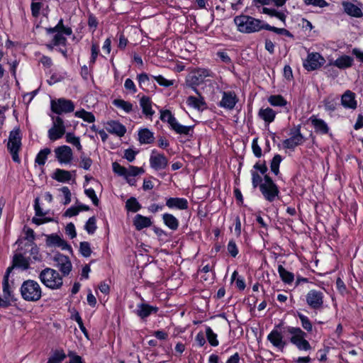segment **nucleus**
Listing matches in <instances>:
<instances>
[{
    "label": "nucleus",
    "instance_id": "nucleus-2",
    "mask_svg": "<svg viewBox=\"0 0 363 363\" xmlns=\"http://www.w3.org/2000/svg\"><path fill=\"white\" fill-rule=\"evenodd\" d=\"M38 279L45 286L52 290L60 289L63 285L62 276L50 267L43 269L39 273Z\"/></svg>",
    "mask_w": 363,
    "mask_h": 363
},
{
    "label": "nucleus",
    "instance_id": "nucleus-7",
    "mask_svg": "<svg viewBox=\"0 0 363 363\" xmlns=\"http://www.w3.org/2000/svg\"><path fill=\"white\" fill-rule=\"evenodd\" d=\"M21 146V137L20 130L16 128L9 133L7 148L11 154L12 159L15 162L19 163L21 160L18 156V152Z\"/></svg>",
    "mask_w": 363,
    "mask_h": 363
},
{
    "label": "nucleus",
    "instance_id": "nucleus-33",
    "mask_svg": "<svg viewBox=\"0 0 363 363\" xmlns=\"http://www.w3.org/2000/svg\"><path fill=\"white\" fill-rule=\"evenodd\" d=\"M138 136L139 141L142 144H150L154 141V134L147 128L140 130Z\"/></svg>",
    "mask_w": 363,
    "mask_h": 363
},
{
    "label": "nucleus",
    "instance_id": "nucleus-8",
    "mask_svg": "<svg viewBox=\"0 0 363 363\" xmlns=\"http://www.w3.org/2000/svg\"><path fill=\"white\" fill-rule=\"evenodd\" d=\"M51 109L57 114L63 113H70L74 109V105L71 100L65 99H59L57 101H51Z\"/></svg>",
    "mask_w": 363,
    "mask_h": 363
},
{
    "label": "nucleus",
    "instance_id": "nucleus-64",
    "mask_svg": "<svg viewBox=\"0 0 363 363\" xmlns=\"http://www.w3.org/2000/svg\"><path fill=\"white\" fill-rule=\"evenodd\" d=\"M92 164V160L89 157H82L80 167L84 169H89Z\"/></svg>",
    "mask_w": 363,
    "mask_h": 363
},
{
    "label": "nucleus",
    "instance_id": "nucleus-41",
    "mask_svg": "<svg viewBox=\"0 0 363 363\" xmlns=\"http://www.w3.org/2000/svg\"><path fill=\"white\" fill-rule=\"evenodd\" d=\"M125 208L128 211L135 213L141 208V205L135 197H131L127 200Z\"/></svg>",
    "mask_w": 363,
    "mask_h": 363
},
{
    "label": "nucleus",
    "instance_id": "nucleus-53",
    "mask_svg": "<svg viewBox=\"0 0 363 363\" xmlns=\"http://www.w3.org/2000/svg\"><path fill=\"white\" fill-rule=\"evenodd\" d=\"M84 228L89 234H93L96 229L95 218L94 217L89 218V220H87V222L86 223Z\"/></svg>",
    "mask_w": 363,
    "mask_h": 363
},
{
    "label": "nucleus",
    "instance_id": "nucleus-15",
    "mask_svg": "<svg viewBox=\"0 0 363 363\" xmlns=\"http://www.w3.org/2000/svg\"><path fill=\"white\" fill-rule=\"evenodd\" d=\"M214 73L209 69L198 68L192 72L191 82L195 84H200L204 82L207 77H213Z\"/></svg>",
    "mask_w": 363,
    "mask_h": 363
},
{
    "label": "nucleus",
    "instance_id": "nucleus-51",
    "mask_svg": "<svg viewBox=\"0 0 363 363\" xmlns=\"http://www.w3.org/2000/svg\"><path fill=\"white\" fill-rule=\"evenodd\" d=\"M43 4L41 1H32L30 5L31 13L33 17H38L40 15V11L43 8Z\"/></svg>",
    "mask_w": 363,
    "mask_h": 363
},
{
    "label": "nucleus",
    "instance_id": "nucleus-57",
    "mask_svg": "<svg viewBox=\"0 0 363 363\" xmlns=\"http://www.w3.org/2000/svg\"><path fill=\"white\" fill-rule=\"evenodd\" d=\"M306 5H312L315 7L323 8L328 5L325 0H304Z\"/></svg>",
    "mask_w": 363,
    "mask_h": 363
},
{
    "label": "nucleus",
    "instance_id": "nucleus-6",
    "mask_svg": "<svg viewBox=\"0 0 363 363\" xmlns=\"http://www.w3.org/2000/svg\"><path fill=\"white\" fill-rule=\"evenodd\" d=\"M259 190L264 198L269 202H273L279 194L278 186L268 175L264 177V182L259 185Z\"/></svg>",
    "mask_w": 363,
    "mask_h": 363
},
{
    "label": "nucleus",
    "instance_id": "nucleus-31",
    "mask_svg": "<svg viewBox=\"0 0 363 363\" xmlns=\"http://www.w3.org/2000/svg\"><path fill=\"white\" fill-rule=\"evenodd\" d=\"M353 59L348 55H342L336 59L333 65L340 69H346L352 65Z\"/></svg>",
    "mask_w": 363,
    "mask_h": 363
},
{
    "label": "nucleus",
    "instance_id": "nucleus-9",
    "mask_svg": "<svg viewBox=\"0 0 363 363\" xmlns=\"http://www.w3.org/2000/svg\"><path fill=\"white\" fill-rule=\"evenodd\" d=\"M65 133V126L63 120L57 116L53 121V125L48 130V138L52 141L61 138Z\"/></svg>",
    "mask_w": 363,
    "mask_h": 363
},
{
    "label": "nucleus",
    "instance_id": "nucleus-47",
    "mask_svg": "<svg viewBox=\"0 0 363 363\" xmlns=\"http://www.w3.org/2000/svg\"><path fill=\"white\" fill-rule=\"evenodd\" d=\"M282 160V157L280 155H276L273 157L272 162H271V170L272 172L277 175L279 172V164Z\"/></svg>",
    "mask_w": 363,
    "mask_h": 363
},
{
    "label": "nucleus",
    "instance_id": "nucleus-21",
    "mask_svg": "<svg viewBox=\"0 0 363 363\" xmlns=\"http://www.w3.org/2000/svg\"><path fill=\"white\" fill-rule=\"evenodd\" d=\"M341 104L345 108L355 109L357 106L355 94L347 90L342 96Z\"/></svg>",
    "mask_w": 363,
    "mask_h": 363
},
{
    "label": "nucleus",
    "instance_id": "nucleus-39",
    "mask_svg": "<svg viewBox=\"0 0 363 363\" xmlns=\"http://www.w3.org/2000/svg\"><path fill=\"white\" fill-rule=\"evenodd\" d=\"M74 116L77 118L83 119L88 123H94L95 121V116L91 112H88L84 109H81L74 113Z\"/></svg>",
    "mask_w": 363,
    "mask_h": 363
},
{
    "label": "nucleus",
    "instance_id": "nucleus-38",
    "mask_svg": "<svg viewBox=\"0 0 363 363\" xmlns=\"http://www.w3.org/2000/svg\"><path fill=\"white\" fill-rule=\"evenodd\" d=\"M186 104L194 108L200 109L205 105V102L202 97H196L190 96L186 99Z\"/></svg>",
    "mask_w": 363,
    "mask_h": 363
},
{
    "label": "nucleus",
    "instance_id": "nucleus-28",
    "mask_svg": "<svg viewBox=\"0 0 363 363\" xmlns=\"http://www.w3.org/2000/svg\"><path fill=\"white\" fill-rule=\"evenodd\" d=\"M258 116L260 118L264 121L265 123L269 124L274 121L276 116V112L272 108L269 107L265 108H262L259 109Z\"/></svg>",
    "mask_w": 363,
    "mask_h": 363
},
{
    "label": "nucleus",
    "instance_id": "nucleus-32",
    "mask_svg": "<svg viewBox=\"0 0 363 363\" xmlns=\"http://www.w3.org/2000/svg\"><path fill=\"white\" fill-rule=\"evenodd\" d=\"M29 262L28 259L23 257L21 254L16 255L13 259V265L11 267H18L23 270H26L29 267Z\"/></svg>",
    "mask_w": 363,
    "mask_h": 363
},
{
    "label": "nucleus",
    "instance_id": "nucleus-60",
    "mask_svg": "<svg viewBox=\"0 0 363 363\" xmlns=\"http://www.w3.org/2000/svg\"><path fill=\"white\" fill-rule=\"evenodd\" d=\"M228 251L233 257H236L238 254V249L235 242L233 240L229 241L228 244Z\"/></svg>",
    "mask_w": 363,
    "mask_h": 363
},
{
    "label": "nucleus",
    "instance_id": "nucleus-26",
    "mask_svg": "<svg viewBox=\"0 0 363 363\" xmlns=\"http://www.w3.org/2000/svg\"><path fill=\"white\" fill-rule=\"evenodd\" d=\"M140 105L142 108L143 113L147 117H151L155 113V111L152 108V101L147 96H143L140 99Z\"/></svg>",
    "mask_w": 363,
    "mask_h": 363
},
{
    "label": "nucleus",
    "instance_id": "nucleus-55",
    "mask_svg": "<svg viewBox=\"0 0 363 363\" xmlns=\"http://www.w3.org/2000/svg\"><path fill=\"white\" fill-rule=\"evenodd\" d=\"M112 167H113V171L118 174L119 176H122V177H124V178L125 177V175H126V168L121 166L120 164H118V162H113L112 164Z\"/></svg>",
    "mask_w": 363,
    "mask_h": 363
},
{
    "label": "nucleus",
    "instance_id": "nucleus-56",
    "mask_svg": "<svg viewBox=\"0 0 363 363\" xmlns=\"http://www.w3.org/2000/svg\"><path fill=\"white\" fill-rule=\"evenodd\" d=\"M252 184L254 188L259 187V185L262 183V179L259 173L256 171H252Z\"/></svg>",
    "mask_w": 363,
    "mask_h": 363
},
{
    "label": "nucleus",
    "instance_id": "nucleus-18",
    "mask_svg": "<svg viewBox=\"0 0 363 363\" xmlns=\"http://www.w3.org/2000/svg\"><path fill=\"white\" fill-rule=\"evenodd\" d=\"M303 141V137L300 133L299 129H296L294 132L291 133V136L284 140L283 145L284 147L288 149H293L297 145L301 144Z\"/></svg>",
    "mask_w": 363,
    "mask_h": 363
},
{
    "label": "nucleus",
    "instance_id": "nucleus-1",
    "mask_svg": "<svg viewBox=\"0 0 363 363\" xmlns=\"http://www.w3.org/2000/svg\"><path fill=\"white\" fill-rule=\"evenodd\" d=\"M234 22L238 30L244 33H256L264 30V25L267 24L259 19L245 15L236 16Z\"/></svg>",
    "mask_w": 363,
    "mask_h": 363
},
{
    "label": "nucleus",
    "instance_id": "nucleus-11",
    "mask_svg": "<svg viewBox=\"0 0 363 363\" xmlns=\"http://www.w3.org/2000/svg\"><path fill=\"white\" fill-rule=\"evenodd\" d=\"M325 59L318 52L309 53L303 62V67L308 71H313L320 67L324 63Z\"/></svg>",
    "mask_w": 363,
    "mask_h": 363
},
{
    "label": "nucleus",
    "instance_id": "nucleus-46",
    "mask_svg": "<svg viewBox=\"0 0 363 363\" xmlns=\"http://www.w3.org/2000/svg\"><path fill=\"white\" fill-rule=\"evenodd\" d=\"M66 357L63 350H57L49 358L47 363H61Z\"/></svg>",
    "mask_w": 363,
    "mask_h": 363
},
{
    "label": "nucleus",
    "instance_id": "nucleus-37",
    "mask_svg": "<svg viewBox=\"0 0 363 363\" xmlns=\"http://www.w3.org/2000/svg\"><path fill=\"white\" fill-rule=\"evenodd\" d=\"M264 30L272 31L278 35H284V36H286L290 38H294V35L287 29L284 28H277L275 26H272L268 23L264 25Z\"/></svg>",
    "mask_w": 363,
    "mask_h": 363
},
{
    "label": "nucleus",
    "instance_id": "nucleus-12",
    "mask_svg": "<svg viewBox=\"0 0 363 363\" xmlns=\"http://www.w3.org/2000/svg\"><path fill=\"white\" fill-rule=\"evenodd\" d=\"M45 236L46 238L45 245L48 247H60L63 250H71L70 245L59 235L52 233Z\"/></svg>",
    "mask_w": 363,
    "mask_h": 363
},
{
    "label": "nucleus",
    "instance_id": "nucleus-49",
    "mask_svg": "<svg viewBox=\"0 0 363 363\" xmlns=\"http://www.w3.org/2000/svg\"><path fill=\"white\" fill-rule=\"evenodd\" d=\"M154 79L160 85L165 87H169L174 85L175 80L167 79L162 75L152 76Z\"/></svg>",
    "mask_w": 363,
    "mask_h": 363
},
{
    "label": "nucleus",
    "instance_id": "nucleus-58",
    "mask_svg": "<svg viewBox=\"0 0 363 363\" xmlns=\"http://www.w3.org/2000/svg\"><path fill=\"white\" fill-rule=\"evenodd\" d=\"M60 191L64 196L65 201L63 203L65 205H67L71 202V191L67 186H63L60 189Z\"/></svg>",
    "mask_w": 363,
    "mask_h": 363
},
{
    "label": "nucleus",
    "instance_id": "nucleus-4",
    "mask_svg": "<svg viewBox=\"0 0 363 363\" xmlns=\"http://www.w3.org/2000/svg\"><path fill=\"white\" fill-rule=\"evenodd\" d=\"M160 119L169 124L171 128L177 134L189 135L193 131V126L180 124L169 110L160 111Z\"/></svg>",
    "mask_w": 363,
    "mask_h": 363
},
{
    "label": "nucleus",
    "instance_id": "nucleus-44",
    "mask_svg": "<svg viewBox=\"0 0 363 363\" xmlns=\"http://www.w3.org/2000/svg\"><path fill=\"white\" fill-rule=\"evenodd\" d=\"M66 141L75 146L77 149L80 151L82 149V146L80 143V139L79 137H76L72 133H67L65 135Z\"/></svg>",
    "mask_w": 363,
    "mask_h": 363
},
{
    "label": "nucleus",
    "instance_id": "nucleus-13",
    "mask_svg": "<svg viewBox=\"0 0 363 363\" xmlns=\"http://www.w3.org/2000/svg\"><path fill=\"white\" fill-rule=\"evenodd\" d=\"M55 157L60 164H69L73 159L72 149L67 145H62L55 150Z\"/></svg>",
    "mask_w": 363,
    "mask_h": 363
},
{
    "label": "nucleus",
    "instance_id": "nucleus-22",
    "mask_svg": "<svg viewBox=\"0 0 363 363\" xmlns=\"http://www.w3.org/2000/svg\"><path fill=\"white\" fill-rule=\"evenodd\" d=\"M309 121L313 125L315 132L321 134H326L328 133L329 128L323 120L318 118L315 116L313 115L310 117Z\"/></svg>",
    "mask_w": 363,
    "mask_h": 363
},
{
    "label": "nucleus",
    "instance_id": "nucleus-36",
    "mask_svg": "<svg viewBox=\"0 0 363 363\" xmlns=\"http://www.w3.org/2000/svg\"><path fill=\"white\" fill-rule=\"evenodd\" d=\"M278 272L281 280L288 284H291L294 280V275L293 273L287 271L282 265L278 266Z\"/></svg>",
    "mask_w": 363,
    "mask_h": 363
},
{
    "label": "nucleus",
    "instance_id": "nucleus-27",
    "mask_svg": "<svg viewBox=\"0 0 363 363\" xmlns=\"http://www.w3.org/2000/svg\"><path fill=\"white\" fill-rule=\"evenodd\" d=\"M135 228L140 230L145 228H148L152 225V221L150 218L137 214L133 220Z\"/></svg>",
    "mask_w": 363,
    "mask_h": 363
},
{
    "label": "nucleus",
    "instance_id": "nucleus-61",
    "mask_svg": "<svg viewBox=\"0 0 363 363\" xmlns=\"http://www.w3.org/2000/svg\"><path fill=\"white\" fill-rule=\"evenodd\" d=\"M124 87L128 90L130 93L135 94L137 91L136 86L133 81L130 79H126L124 83Z\"/></svg>",
    "mask_w": 363,
    "mask_h": 363
},
{
    "label": "nucleus",
    "instance_id": "nucleus-35",
    "mask_svg": "<svg viewBox=\"0 0 363 363\" xmlns=\"http://www.w3.org/2000/svg\"><path fill=\"white\" fill-rule=\"evenodd\" d=\"M262 13L267 14L271 17H276L279 19L281 22L285 24L286 16L284 12L277 11L274 9H269L267 7H263L260 11Z\"/></svg>",
    "mask_w": 363,
    "mask_h": 363
},
{
    "label": "nucleus",
    "instance_id": "nucleus-42",
    "mask_svg": "<svg viewBox=\"0 0 363 363\" xmlns=\"http://www.w3.org/2000/svg\"><path fill=\"white\" fill-rule=\"evenodd\" d=\"M269 103L273 106H284L287 101L281 95H272L268 99Z\"/></svg>",
    "mask_w": 363,
    "mask_h": 363
},
{
    "label": "nucleus",
    "instance_id": "nucleus-10",
    "mask_svg": "<svg viewBox=\"0 0 363 363\" xmlns=\"http://www.w3.org/2000/svg\"><path fill=\"white\" fill-rule=\"evenodd\" d=\"M306 301L312 309H320L323 305V294L315 289L310 290L306 296Z\"/></svg>",
    "mask_w": 363,
    "mask_h": 363
},
{
    "label": "nucleus",
    "instance_id": "nucleus-5",
    "mask_svg": "<svg viewBox=\"0 0 363 363\" xmlns=\"http://www.w3.org/2000/svg\"><path fill=\"white\" fill-rule=\"evenodd\" d=\"M287 331L291 335L290 342L299 350L308 351L311 349L310 343L306 339V333L300 328L289 327Z\"/></svg>",
    "mask_w": 363,
    "mask_h": 363
},
{
    "label": "nucleus",
    "instance_id": "nucleus-29",
    "mask_svg": "<svg viewBox=\"0 0 363 363\" xmlns=\"http://www.w3.org/2000/svg\"><path fill=\"white\" fill-rule=\"evenodd\" d=\"M52 178L59 182H67L72 179V174L67 170L57 169Z\"/></svg>",
    "mask_w": 363,
    "mask_h": 363
},
{
    "label": "nucleus",
    "instance_id": "nucleus-52",
    "mask_svg": "<svg viewBox=\"0 0 363 363\" xmlns=\"http://www.w3.org/2000/svg\"><path fill=\"white\" fill-rule=\"evenodd\" d=\"M79 251L84 257H89L91 254L90 244L85 241L81 242L79 244Z\"/></svg>",
    "mask_w": 363,
    "mask_h": 363
},
{
    "label": "nucleus",
    "instance_id": "nucleus-45",
    "mask_svg": "<svg viewBox=\"0 0 363 363\" xmlns=\"http://www.w3.org/2000/svg\"><path fill=\"white\" fill-rule=\"evenodd\" d=\"M206 338L211 346L216 347L218 345L219 342L217 339V335L213 331V330L210 327L206 328Z\"/></svg>",
    "mask_w": 363,
    "mask_h": 363
},
{
    "label": "nucleus",
    "instance_id": "nucleus-14",
    "mask_svg": "<svg viewBox=\"0 0 363 363\" xmlns=\"http://www.w3.org/2000/svg\"><path fill=\"white\" fill-rule=\"evenodd\" d=\"M54 260L63 276H67L70 273L72 266L68 257L59 253L55 256Z\"/></svg>",
    "mask_w": 363,
    "mask_h": 363
},
{
    "label": "nucleus",
    "instance_id": "nucleus-59",
    "mask_svg": "<svg viewBox=\"0 0 363 363\" xmlns=\"http://www.w3.org/2000/svg\"><path fill=\"white\" fill-rule=\"evenodd\" d=\"M84 193L89 198L91 199V200L92 201L93 203L95 206H98L99 199L96 195V193H95V191L94 190V189L89 188V189H85Z\"/></svg>",
    "mask_w": 363,
    "mask_h": 363
},
{
    "label": "nucleus",
    "instance_id": "nucleus-62",
    "mask_svg": "<svg viewBox=\"0 0 363 363\" xmlns=\"http://www.w3.org/2000/svg\"><path fill=\"white\" fill-rule=\"evenodd\" d=\"M252 151H253L254 155L257 157H260L262 156V149L259 147V145H258L257 138H255L252 140Z\"/></svg>",
    "mask_w": 363,
    "mask_h": 363
},
{
    "label": "nucleus",
    "instance_id": "nucleus-48",
    "mask_svg": "<svg viewBox=\"0 0 363 363\" xmlns=\"http://www.w3.org/2000/svg\"><path fill=\"white\" fill-rule=\"evenodd\" d=\"M298 317L300 319L301 326L304 330H306L307 332H311L313 329L312 323L310 321L309 318L304 315L302 313H298Z\"/></svg>",
    "mask_w": 363,
    "mask_h": 363
},
{
    "label": "nucleus",
    "instance_id": "nucleus-34",
    "mask_svg": "<svg viewBox=\"0 0 363 363\" xmlns=\"http://www.w3.org/2000/svg\"><path fill=\"white\" fill-rule=\"evenodd\" d=\"M164 224L171 230H176L179 227L178 219L170 213H164L162 216Z\"/></svg>",
    "mask_w": 363,
    "mask_h": 363
},
{
    "label": "nucleus",
    "instance_id": "nucleus-3",
    "mask_svg": "<svg viewBox=\"0 0 363 363\" xmlns=\"http://www.w3.org/2000/svg\"><path fill=\"white\" fill-rule=\"evenodd\" d=\"M21 295L26 301L35 302L42 297V289L35 280L24 281L20 289Z\"/></svg>",
    "mask_w": 363,
    "mask_h": 363
},
{
    "label": "nucleus",
    "instance_id": "nucleus-24",
    "mask_svg": "<svg viewBox=\"0 0 363 363\" xmlns=\"http://www.w3.org/2000/svg\"><path fill=\"white\" fill-rule=\"evenodd\" d=\"M158 308L150 306L147 303H140L138 306L136 314L141 318H145L152 313H156Z\"/></svg>",
    "mask_w": 363,
    "mask_h": 363
},
{
    "label": "nucleus",
    "instance_id": "nucleus-23",
    "mask_svg": "<svg viewBox=\"0 0 363 363\" xmlns=\"http://www.w3.org/2000/svg\"><path fill=\"white\" fill-rule=\"evenodd\" d=\"M267 340L273 345V346L282 349L285 346V342L283 341V337L280 332L277 330H272L267 335Z\"/></svg>",
    "mask_w": 363,
    "mask_h": 363
},
{
    "label": "nucleus",
    "instance_id": "nucleus-17",
    "mask_svg": "<svg viewBox=\"0 0 363 363\" xmlns=\"http://www.w3.org/2000/svg\"><path fill=\"white\" fill-rule=\"evenodd\" d=\"M238 102L236 94L233 91H224L222 99L220 101V106L232 110Z\"/></svg>",
    "mask_w": 363,
    "mask_h": 363
},
{
    "label": "nucleus",
    "instance_id": "nucleus-63",
    "mask_svg": "<svg viewBox=\"0 0 363 363\" xmlns=\"http://www.w3.org/2000/svg\"><path fill=\"white\" fill-rule=\"evenodd\" d=\"M66 43V38L62 35L61 33H57L53 38L54 45H65Z\"/></svg>",
    "mask_w": 363,
    "mask_h": 363
},
{
    "label": "nucleus",
    "instance_id": "nucleus-43",
    "mask_svg": "<svg viewBox=\"0 0 363 363\" xmlns=\"http://www.w3.org/2000/svg\"><path fill=\"white\" fill-rule=\"evenodd\" d=\"M50 148H44L41 150L37 155L35 162L39 165H44L48 158V155L50 154Z\"/></svg>",
    "mask_w": 363,
    "mask_h": 363
},
{
    "label": "nucleus",
    "instance_id": "nucleus-19",
    "mask_svg": "<svg viewBox=\"0 0 363 363\" xmlns=\"http://www.w3.org/2000/svg\"><path fill=\"white\" fill-rule=\"evenodd\" d=\"M166 206L171 209L186 210L188 208V201L184 198L170 197L166 199Z\"/></svg>",
    "mask_w": 363,
    "mask_h": 363
},
{
    "label": "nucleus",
    "instance_id": "nucleus-50",
    "mask_svg": "<svg viewBox=\"0 0 363 363\" xmlns=\"http://www.w3.org/2000/svg\"><path fill=\"white\" fill-rule=\"evenodd\" d=\"M144 172L145 171L142 167L129 165V167L126 168L125 177H136L139 174H143Z\"/></svg>",
    "mask_w": 363,
    "mask_h": 363
},
{
    "label": "nucleus",
    "instance_id": "nucleus-16",
    "mask_svg": "<svg viewBox=\"0 0 363 363\" xmlns=\"http://www.w3.org/2000/svg\"><path fill=\"white\" fill-rule=\"evenodd\" d=\"M150 164L155 170L164 169L168 165V160L163 154L152 152L150 157Z\"/></svg>",
    "mask_w": 363,
    "mask_h": 363
},
{
    "label": "nucleus",
    "instance_id": "nucleus-25",
    "mask_svg": "<svg viewBox=\"0 0 363 363\" xmlns=\"http://www.w3.org/2000/svg\"><path fill=\"white\" fill-rule=\"evenodd\" d=\"M13 267H8L3 280V296L9 302L13 298L12 290L9 284V277Z\"/></svg>",
    "mask_w": 363,
    "mask_h": 363
},
{
    "label": "nucleus",
    "instance_id": "nucleus-40",
    "mask_svg": "<svg viewBox=\"0 0 363 363\" xmlns=\"http://www.w3.org/2000/svg\"><path fill=\"white\" fill-rule=\"evenodd\" d=\"M113 104L117 108L123 110L126 113H130L133 110V104L123 99H115Z\"/></svg>",
    "mask_w": 363,
    "mask_h": 363
},
{
    "label": "nucleus",
    "instance_id": "nucleus-54",
    "mask_svg": "<svg viewBox=\"0 0 363 363\" xmlns=\"http://www.w3.org/2000/svg\"><path fill=\"white\" fill-rule=\"evenodd\" d=\"M138 80L139 86L142 89H145V87L150 84L149 77L145 73H142L140 74H138Z\"/></svg>",
    "mask_w": 363,
    "mask_h": 363
},
{
    "label": "nucleus",
    "instance_id": "nucleus-30",
    "mask_svg": "<svg viewBox=\"0 0 363 363\" xmlns=\"http://www.w3.org/2000/svg\"><path fill=\"white\" fill-rule=\"evenodd\" d=\"M345 13L354 17H361L362 16V10L356 5L350 2H345L342 4Z\"/></svg>",
    "mask_w": 363,
    "mask_h": 363
},
{
    "label": "nucleus",
    "instance_id": "nucleus-20",
    "mask_svg": "<svg viewBox=\"0 0 363 363\" xmlns=\"http://www.w3.org/2000/svg\"><path fill=\"white\" fill-rule=\"evenodd\" d=\"M106 130L108 133L116 135L119 137L123 136L126 132L125 127L119 122L115 121L107 122L106 125Z\"/></svg>",
    "mask_w": 363,
    "mask_h": 363
}]
</instances>
